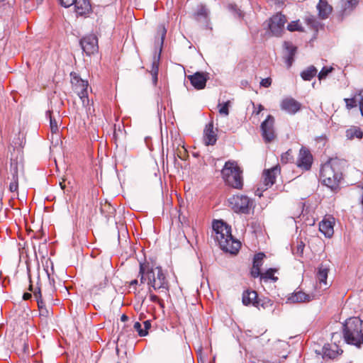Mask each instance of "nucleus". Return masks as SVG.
Returning a JSON list of instances; mask_svg holds the SVG:
<instances>
[{
  "instance_id": "1",
  "label": "nucleus",
  "mask_w": 363,
  "mask_h": 363,
  "mask_svg": "<svg viewBox=\"0 0 363 363\" xmlns=\"http://www.w3.org/2000/svg\"><path fill=\"white\" fill-rule=\"evenodd\" d=\"M139 277H140V283L144 284L147 281V284L155 290L167 292L169 291V284L161 267H150L149 264L140 263Z\"/></svg>"
},
{
  "instance_id": "2",
  "label": "nucleus",
  "mask_w": 363,
  "mask_h": 363,
  "mask_svg": "<svg viewBox=\"0 0 363 363\" xmlns=\"http://www.w3.org/2000/svg\"><path fill=\"white\" fill-rule=\"evenodd\" d=\"M213 230L215 232V239L223 251L230 254L238 252L240 242L233 238L230 225L223 220H216L213 223Z\"/></svg>"
},
{
  "instance_id": "3",
  "label": "nucleus",
  "mask_w": 363,
  "mask_h": 363,
  "mask_svg": "<svg viewBox=\"0 0 363 363\" xmlns=\"http://www.w3.org/2000/svg\"><path fill=\"white\" fill-rule=\"evenodd\" d=\"M320 177L324 185L332 190H336L342 179V174L337 162H329L322 165Z\"/></svg>"
},
{
  "instance_id": "4",
  "label": "nucleus",
  "mask_w": 363,
  "mask_h": 363,
  "mask_svg": "<svg viewBox=\"0 0 363 363\" xmlns=\"http://www.w3.org/2000/svg\"><path fill=\"white\" fill-rule=\"evenodd\" d=\"M361 319L357 317L348 318L343 325V335L347 343L359 345L362 344L360 335Z\"/></svg>"
},
{
  "instance_id": "5",
  "label": "nucleus",
  "mask_w": 363,
  "mask_h": 363,
  "mask_svg": "<svg viewBox=\"0 0 363 363\" xmlns=\"http://www.w3.org/2000/svg\"><path fill=\"white\" fill-rule=\"evenodd\" d=\"M221 174L225 182L230 186L235 189H240L242 186L241 171L234 162H226L221 171Z\"/></svg>"
},
{
  "instance_id": "6",
  "label": "nucleus",
  "mask_w": 363,
  "mask_h": 363,
  "mask_svg": "<svg viewBox=\"0 0 363 363\" xmlns=\"http://www.w3.org/2000/svg\"><path fill=\"white\" fill-rule=\"evenodd\" d=\"M229 206L236 213L249 214L253 207V200L242 194L234 195L228 199Z\"/></svg>"
},
{
  "instance_id": "7",
  "label": "nucleus",
  "mask_w": 363,
  "mask_h": 363,
  "mask_svg": "<svg viewBox=\"0 0 363 363\" xmlns=\"http://www.w3.org/2000/svg\"><path fill=\"white\" fill-rule=\"evenodd\" d=\"M72 84L73 85L74 91L77 93L81 99L84 106L89 103L88 99V87L89 83L86 80H83L76 74H71Z\"/></svg>"
},
{
  "instance_id": "8",
  "label": "nucleus",
  "mask_w": 363,
  "mask_h": 363,
  "mask_svg": "<svg viewBox=\"0 0 363 363\" xmlns=\"http://www.w3.org/2000/svg\"><path fill=\"white\" fill-rule=\"evenodd\" d=\"M286 18L281 13H277L273 16L269 21V29L274 36H280L284 29Z\"/></svg>"
},
{
  "instance_id": "9",
  "label": "nucleus",
  "mask_w": 363,
  "mask_h": 363,
  "mask_svg": "<svg viewBox=\"0 0 363 363\" xmlns=\"http://www.w3.org/2000/svg\"><path fill=\"white\" fill-rule=\"evenodd\" d=\"M274 125V118L271 115H269L261 124L262 135L267 143H269L275 138Z\"/></svg>"
},
{
  "instance_id": "10",
  "label": "nucleus",
  "mask_w": 363,
  "mask_h": 363,
  "mask_svg": "<svg viewBox=\"0 0 363 363\" xmlns=\"http://www.w3.org/2000/svg\"><path fill=\"white\" fill-rule=\"evenodd\" d=\"M80 44L86 55H90L98 51V39L94 35H89L83 38Z\"/></svg>"
},
{
  "instance_id": "11",
  "label": "nucleus",
  "mask_w": 363,
  "mask_h": 363,
  "mask_svg": "<svg viewBox=\"0 0 363 363\" xmlns=\"http://www.w3.org/2000/svg\"><path fill=\"white\" fill-rule=\"evenodd\" d=\"M279 174L280 168L278 165L274 166L270 169H265L263 172V183L266 189L269 187H271L275 183L276 178Z\"/></svg>"
},
{
  "instance_id": "12",
  "label": "nucleus",
  "mask_w": 363,
  "mask_h": 363,
  "mask_svg": "<svg viewBox=\"0 0 363 363\" xmlns=\"http://www.w3.org/2000/svg\"><path fill=\"white\" fill-rule=\"evenodd\" d=\"M335 218L333 216H325L319 223L320 231L326 237L331 238L334 234Z\"/></svg>"
},
{
  "instance_id": "13",
  "label": "nucleus",
  "mask_w": 363,
  "mask_h": 363,
  "mask_svg": "<svg viewBox=\"0 0 363 363\" xmlns=\"http://www.w3.org/2000/svg\"><path fill=\"white\" fill-rule=\"evenodd\" d=\"M311 164L312 155L310 151L305 147H301L297 160L298 167L305 170H308L311 168Z\"/></svg>"
},
{
  "instance_id": "14",
  "label": "nucleus",
  "mask_w": 363,
  "mask_h": 363,
  "mask_svg": "<svg viewBox=\"0 0 363 363\" xmlns=\"http://www.w3.org/2000/svg\"><path fill=\"white\" fill-rule=\"evenodd\" d=\"M188 79L195 89H202L206 86V82L208 79V74L198 72L192 75H189Z\"/></svg>"
},
{
  "instance_id": "15",
  "label": "nucleus",
  "mask_w": 363,
  "mask_h": 363,
  "mask_svg": "<svg viewBox=\"0 0 363 363\" xmlns=\"http://www.w3.org/2000/svg\"><path fill=\"white\" fill-rule=\"evenodd\" d=\"M281 110L289 114H295L301 108V104L294 99L288 97L284 99L280 104Z\"/></svg>"
},
{
  "instance_id": "16",
  "label": "nucleus",
  "mask_w": 363,
  "mask_h": 363,
  "mask_svg": "<svg viewBox=\"0 0 363 363\" xmlns=\"http://www.w3.org/2000/svg\"><path fill=\"white\" fill-rule=\"evenodd\" d=\"M284 48L285 49L284 57L285 62L286 63L287 67H290L294 62V55L296 53L297 48L291 43L287 41L284 43Z\"/></svg>"
},
{
  "instance_id": "17",
  "label": "nucleus",
  "mask_w": 363,
  "mask_h": 363,
  "mask_svg": "<svg viewBox=\"0 0 363 363\" xmlns=\"http://www.w3.org/2000/svg\"><path fill=\"white\" fill-rule=\"evenodd\" d=\"M217 141V135L213 130V123L207 124L204 129L203 142L206 145H213Z\"/></svg>"
},
{
  "instance_id": "18",
  "label": "nucleus",
  "mask_w": 363,
  "mask_h": 363,
  "mask_svg": "<svg viewBox=\"0 0 363 363\" xmlns=\"http://www.w3.org/2000/svg\"><path fill=\"white\" fill-rule=\"evenodd\" d=\"M33 296L37 301L40 316L45 318L48 317L50 315L51 311L49 308H46L45 303L42 299V294L39 288L38 290L33 291Z\"/></svg>"
},
{
  "instance_id": "19",
  "label": "nucleus",
  "mask_w": 363,
  "mask_h": 363,
  "mask_svg": "<svg viewBox=\"0 0 363 363\" xmlns=\"http://www.w3.org/2000/svg\"><path fill=\"white\" fill-rule=\"evenodd\" d=\"M74 4L77 15H86L91 11V8L88 0H75Z\"/></svg>"
},
{
  "instance_id": "20",
  "label": "nucleus",
  "mask_w": 363,
  "mask_h": 363,
  "mask_svg": "<svg viewBox=\"0 0 363 363\" xmlns=\"http://www.w3.org/2000/svg\"><path fill=\"white\" fill-rule=\"evenodd\" d=\"M316 7L318 11V16L321 19H326L328 18L333 11L332 6L326 0H319Z\"/></svg>"
},
{
  "instance_id": "21",
  "label": "nucleus",
  "mask_w": 363,
  "mask_h": 363,
  "mask_svg": "<svg viewBox=\"0 0 363 363\" xmlns=\"http://www.w3.org/2000/svg\"><path fill=\"white\" fill-rule=\"evenodd\" d=\"M313 298V296L306 294V293L298 291L292 294L288 298L291 303L308 302Z\"/></svg>"
},
{
  "instance_id": "22",
  "label": "nucleus",
  "mask_w": 363,
  "mask_h": 363,
  "mask_svg": "<svg viewBox=\"0 0 363 363\" xmlns=\"http://www.w3.org/2000/svg\"><path fill=\"white\" fill-rule=\"evenodd\" d=\"M329 270H330L329 266H328L326 264H321L318 267L316 277H317V279L318 280L320 286L322 284H323L325 286H327L326 281H327Z\"/></svg>"
},
{
  "instance_id": "23",
  "label": "nucleus",
  "mask_w": 363,
  "mask_h": 363,
  "mask_svg": "<svg viewBox=\"0 0 363 363\" xmlns=\"http://www.w3.org/2000/svg\"><path fill=\"white\" fill-rule=\"evenodd\" d=\"M257 294L255 291H249L247 290L242 294V303L244 305L247 306L250 304H252L254 306H257Z\"/></svg>"
},
{
  "instance_id": "24",
  "label": "nucleus",
  "mask_w": 363,
  "mask_h": 363,
  "mask_svg": "<svg viewBox=\"0 0 363 363\" xmlns=\"http://www.w3.org/2000/svg\"><path fill=\"white\" fill-rule=\"evenodd\" d=\"M23 164L21 159L19 161L17 160H11L10 172L12 174V178L17 177L18 179V174L23 172Z\"/></svg>"
},
{
  "instance_id": "25",
  "label": "nucleus",
  "mask_w": 363,
  "mask_h": 363,
  "mask_svg": "<svg viewBox=\"0 0 363 363\" xmlns=\"http://www.w3.org/2000/svg\"><path fill=\"white\" fill-rule=\"evenodd\" d=\"M340 4L342 13L347 14L356 7L358 0H341Z\"/></svg>"
},
{
  "instance_id": "26",
  "label": "nucleus",
  "mask_w": 363,
  "mask_h": 363,
  "mask_svg": "<svg viewBox=\"0 0 363 363\" xmlns=\"http://www.w3.org/2000/svg\"><path fill=\"white\" fill-rule=\"evenodd\" d=\"M346 137L350 140L355 138L361 139L363 137V133L359 127L352 126L346 130Z\"/></svg>"
},
{
  "instance_id": "27",
  "label": "nucleus",
  "mask_w": 363,
  "mask_h": 363,
  "mask_svg": "<svg viewBox=\"0 0 363 363\" xmlns=\"http://www.w3.org/2000/svg\"><path fill=\"white\" fill-rule=\"evenodd\" d=\"M324 356L330 359L335 358L339 353L337 346L336 345H327L323 347Z\"/></svg>"
},
{
  "instance_id": "28",
  "label": "nucleus",
  "mask_w": 363,
  "mask_h": 363,
  "mask_svg": "<svg viewBox=\"0 0 363 363\" xmlns=\"http://www.w3.org/2000/svg\"><path fill=\"white\" fill-rule=\"evenodd\" d=\"M318 70L314 66H310L301 72V76L303 80L310 81L315 76Z\"/></svg>"
},
{
  "instance_id": "29",
  "label": "nucleus",
  "mask_w": 363,
  "mask_h": 363,
  "mask_svg": "<svg viewBox=\"0 0 363 363\" xmlns=\"http://www.w3.org/2000/svg\"><path fill=\"white\" fill-rule=\"evenodd\" d=\"M306 24L313 30L318 31L319 28L321 27V23L313 16H307L305 18Z\"/></svg>"
},
{
  "instance_id": "30",
  "label": "nucleus",
  "mask_w": 363,
  "mask_h": 363,
  "mask_svg": "<svg viewBox=\"0 0 363 363\" xmlns=\"http://www.w3.org/2000/svg\"><path fill=\"white\" fill-rule=\"evenodd\" d=\"M347 109L350 110L358 106L357 92L350 99H345Z\"/></svg>"
},
{
  "instance_id": "31",
  "label": "nucleus",
  "mask_w": 363,
  "mask_h": 363,
  "mask_svg": "<svg viewBox=\"0 0 363 363\" xmlns=\"http://www.w3.org/2000/svg\"><path fill=\"white\" fill-rule=\"evenodd\" d=\"M276 272L275 269H269L268 270L266 271V272L263 273L262 275H261V279H264V280H269V279H272L273 281H277V277H274V272Z\"/></svg>"
},
{
  "instance_id": "32",
  "label": "nucleus",
  "mask_w": 363,
  "mask_h": 363,
  "mask_svg": "<svg viewBox=\"0 0 363 363\" xmlns=\"http://www.w3.org/2000/svg\"><path fill=\"white\" fill-rule=\"evenodd\" d=\"M46 115L50 118V125L52 133H55L58 131V126H57V122L55 119H54L52 116V112L50 111H48L46 113Z\"/></svg>"
},
{
  "instance_id": "33",
  "label": "nucleus",
  "mask_w": 363,
  "mask_h": 363,
  "mask_svg": "<svg viewBox=\"0 0 363 363\" xmlns=\"http://www.w3.org/2000/svg\"><path fill=\"white\" fill-rule=\"evenodd\" d=\"M96 278L98 279H101V281L99 283V286H98L99 289H102L106 286L108 279H107V277H106L105 273L104 272V270H101V272L99 273V274L97 275V277Z\"/></svg>"
},
{
  "instance_id": "34",
  "label": "nucleus",
  "mask_w": 363,
  "mask_h": 363,
  "mask_svg": "<svg viewBox=\"0 0 363 363\" xmlns=\"http://www.w3.org/2000/svg\"><path fill=\"white\" fill-rule=\"evenodd\" d=\"M264 257L265 255L264 253L259 252L256 254L254 257L253 265L261 267Z\"/></svg>"
},
{
  "instance_id": "35",
  "label": "nucleus",
  "mask_w": 363,
  "mask_h": 363,
  "mask_svg": "<svg viewBox=\"0 0 363 363\" xmlns=\"http://www.w3.org/2000/svg\"><path fill=\"white\" fill-rule=\"evenodd\" d=\"M287 29L289 31H303L301 26L299 24L298 21H292L287 26Z\"/></svg>"
},
{
  "instance_id": "36",
  "label": "nucleus",
  "mask_w": 363,
  "mask_h": 363,
  "mask_svg": "<svg viewBox=\"0 0 363 363\" xmlns=\"http://www.w3.org/2000/svg\"><path fill=\"white\" fill-rule=\"evenodd\" d=\"M151 74L152 76V81L155 84H156L157 82V74H158V62L154 61L152 63Z\"/></svg>"
},
{
  "instance_id": "37",
  "label": "nucleus",
  "mask_w": 363,
  "mask_h": 363,
  "mask_svg": "<svg viewBox=\"0 0 363 363\" xmlns=\"http://www.w3.org/2000/svg\"><path fill=\"white\" fill-rule=\"evenodd\" d=\"M229 106H230V101H226L223 104H219V113L221 115L228 116L229 114Z\"/></svg>"
},
{
  "instance_id": "38",
  "label": "nucleus",
  "mask_w": 363,
  "mask_h": 363,
  "mask_svg": "<svg viewBox=\"0 0 363 363\" xmlns=\"http://www.w3.org/2000/svg\"><path fill=\"white\" fill-rule=\"evenodd\" d=\"M18 189V179L17 177L12 178L9 184V190L12 193H17Z\"/></svg>"
},
{
  "instance_id": "39",
  "label": "nucleus",
  "mask_w": 363,
  "mask_h": 363,
  "mask_svg": "<svg viewBox=\"0 0 363 363\" xmlns=\"http://www.w3.org/2000/svg\"><path fill=\"white\" fill-rule=\"evenodd\" d=\"M333 67H324L318 74V79L320 80L325 79L329 73L333 71Z\"/></svg>"
},
{
  "instance_id": "40",
  "label": "nucleus",
  "mask_w": 363,
  "mask_h": 363,
  "mask_svg": "<svg viewBox=\"0 0 363 363\" xmlns=\"http://www.w3.org/2000/svg\"><path fill=\"white\" fill-rule=\"evenodd\" d=\"M357 100L361 115L363 116V89L357 91Z\"/></svg>"
},
{
  "instance_id": "41",
  "label": "nucleus",
  "mask_w": 363,
  "mask_h": 363,
  "mask_svg": "<svg viewBox=\"0 0 363 363\" xmlns=\"http://www.w3.org/2000/svg\"><path fill=\"white\" fill-rule=\"evenodd\" d=\"M291 150H289L286 152L283 153L281 156V161L283 163H287L290 160H292V154Z\"/></svg>"
},
{
  "instance_id": "42",
  "label": "nucleus",
  "mask_w": 363,
  "mask_h": 363,
  "mask_svg": "<svg viewBox=\"0 0 363 363\" xmlns=\"http://www.w3.org/2000/svg\"><path fill=\"white\" fill-rule=\"evenodd\" d=\"M134 328L138 332L140 337L145 336L147 334L146 330H143V329L141 328V324L139 322L134 323Z\"/></svg>"
},
{
  "instance_id": "43",
  "label": "nucleus",
  "mask_w": 363,
  "mask_h": 363,
  "mask_svg": "<svg viewBox=\"0 0 363 363\" xmlns=\"http://www.w3.org/2000/svg\"><path fill=\"white\" fill-rule=\"evenodd\" d=\"M250 273L252 277H253L254 278L258 277H261V275L262 274V273H261L260 272V267L254 265H252Z\"/></svg>"
},
{
  "instance_id": "44",
  "label": "nucleus",
  "mask_w": 363,
  "mask_h": 363,
  "mask_svg": "<svg viewBox=\"0 0 363 363\" xmlns=\"http://www.w3.org/2000/svg\"><path fill=\"white\" fill-rule=\"evenodd\" d=\"M150 300L152 302L157 303L162 308H164V302L162 300L160 299L159 297L155 294H150Z\"/></svg>"
},
{
  "instance_id": "45",
  "label": "nucleus",
  "mask_w": 363,
  "mask_h": 363,
  "mask_svg": "<svg viewBox=\"0 0 363 363\" xmlns=\"http://www.w3.org/2000/svg\"><path fill=\"white\" fill-rule=\"evenodd\" d=\"M208 14V11L207 10V9L203 6H200L197 12H196V15L198 16H203V17H207Z\"/></svg>"
},
{
  "instance_id": "46",
  "label": "nucleus",
  "mask_w": 363,
  "mask_h": 363,
  "mask_svg": "<svg viewBox=\"0 0 363 363\" xmlns=\"http://www.w3.org/2000/svg\"><path fill=\"white\" fill-rule=\"evenodd\" d=\"M305 245L303 242H300L296 247V251L294 252L295 254L301 256L303 252Z\"/></svg>"
},
{
  "instance_id": "47",
  "label": "nucleus",
  "mask_w": 363,
  "mask_h": 363,
  "mask_svg": "<svg viewBox=\"0 0 363 363\" xmlns=\"http://www.w3.org/2000/svg\"><path fill=\"white\" fill-rule=\"evenodd\" d=\"M59 1H60V4L65 8H68V7L71 6L72 5L74 4V2L75 1V0H59Z\"/></svg>"
},
{
  "instance_id": "48",
  "label": "nucleus",
  "mask_w": 363,
  "mask_h": 363,
  "mask_svg": "<svg viewBox=\"0 0 363 363\" xmlns=\"http://www.w3.org/2000/svg\"><path fill=\"white\" fill-rule=\"evenodd\" d=\"M272 84V79L271 78H265L262 79L260 82V85L264 87H269Z\"/></svg>"
},
{
  "instance_id": "49",
  "label": "nucleus",
  "mask_w": 363,
  "mask_h": 363,
  "mask_svg": "<svg viewBox=\"0 0 363 363\" xmlns=\"http://www.w3.org/2000/svg\"><path fill=\"white\" fill-rule=\"evenodd\" d=\"M143 325H144V329L143 330H146L147 332V330L150 328L151 327V323H150V320H145L143 322Z\"/></svg>"
},
{
  "instance_id": "50",
  "label": "nucleus",
  "mask_w": 363,
  "mask_h": 363,
  "mask_svg": "<svg viewBox=\"0 0 363 363\" xmlns=\"http://www.w3.org/2000/svg\"><path fill=\"white\" fill-rule=\"evenodd\" d=\"M361 342L363 344V320H361V332H360Z\"/></svg>"
},
{
  "instance_id": "51",
  "label": "nucleus",
  "mask_w": 363,
  "mask_h": 363,
  "mask_svg": "<svg viewBox=\"0 0 363 363\" xmlns=\"http://www.w3.org/2000/svg\"><path fill=\"white\" fill-rule=\"evenodd\" d=\"M31 294L30 293H25L23 296V298L24 300H28L31 298Z\"/></svg>"
},
{
  "instance_id": "52",
  "label": "nucleus",
  "mask_w": 363,
  "mask_h": 363,
  "mask_svg": "<svg viewBox=\"0 0 363 363\" xmlns=\"http://www.w3.org/2000/svg\"><path fill=\"white\" fill-rule=\"evenodd\" d=\"M263 109H264L263 106H262V105H261V104H259V105L258 106V109H257V111H255V113L256 114H259V113H260Z\"/></svg>"
},
{
  "instance_id": "53",
  "label": "nucleus",
  "mask_w": 363,
  "mask_h": 363,
  "mask_svg": "<svg viewBox=\"0 0 363 363\" xmlns=\"http://www.w3.org/2000/svg\"><path fill=\"white\" fill-rule=\"evenodd\" d=\"M165 33H166V30H165V28L163 27V28H162V41H163V40H164V37Z\"/></svg>"
},
{
  "instance_id": "54",
  "label": "nucleus",
  "mask_w": 363,
  "mask_h": 363,
  "mask_svg": "<svg viewBox=\"0 0 363 363\" xmlns=\"http://www.w3.org/2000/svg\"><path fill=\"white\" fill-rule=\"evenodd\" d=\"M60 185L62 189H65V184H64V182H60Z\"/></svg>"
},
{
  "instance_id": "55",
  "label": "nucleus",
  "mask_w": 363,
  "mask_h": 363,
  "mask_svg": "<svg viewBox=\"0 0 363 363\" xmlns=\"http://www.w3.org/2000/svg\"><path fill=\"white\" fill-rule=\"evenodd\" d=\"M138 280L137 279H134L131 282H130V284L131 285H135V284H138Z\"/></svg>"
},
{
  "instance_id": "56",
  "label": "nucleus",
  "mask_w": 363,
  "mask_h": 363,
  "mask_svg": "<svg viewBox=\"0 0 363 363\" xmlns=\"http://www.w3.org/2000/svg\"><path fill=\"white\" fill-rule=\"evenodd\" d=\"M126 319H127V316L125 315H123L122 317H121V320L124 321Z\"/></svg>"
},
{
  "instance_id": "57",
  "label": "nucleus",
  "mask_w": 363,
  "mask_h": 363,
  "mask_svg": "<svg viewBox=\"0 0 363 363\" xmlns=\"http://www.w3.org/2000/svg\"><path fill=\"white\" fill-rule=\"evenodd\" d=\"M43 0H36L37 3L38 4H41L43 2Z\"/></svg>"
},
{
  "instance_id": "58",
  "label": "nucleus",
  "mask_w": 363,
  "mask_h": 363,
  "mask_svg": "<svg viewBox=\"0 0 363 363\" xmlns=\"http://www.w3.org/2000/svg\"><path fill=\"white\" fill-rule=\"evenodd\" d=\"M29 290L33 291V286L32 285H30Z\"/></svg>"
},
{
  "instance_id": "59",
  "label": "nucleus",
  "mask_w": 363,
  "mask_h": 363,
  "mask_svg": "<svg viewBox=\"0 0 363 363\" xmlns=\"http://www.w3.org/2000/svg\"><path fill=\"white\" fill-rule=\"evenodd\" d=\"M4 0H0V1H4Z\"/></svg>"
},
{
  "instance_id": "60",
  "label": "nucleus",
  "mask_w": 363,
  "mask_h": 363,
  "mask_svg": "<svg viewBox=\"0 0 363 363\" xmlns=\"http://www.w3.org/2000/svg\"><path fill=\"white\" fill-rule=\"evenodd\" d=\"M28 0H24V1H27Z\"/></svg>"
}]
</instances>
